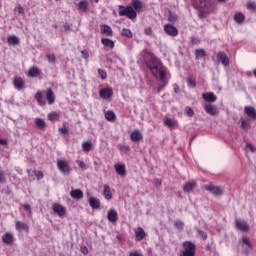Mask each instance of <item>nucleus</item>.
<instances>
[{
  "label": "nucleus",
  "instance_id": "nucleus-1",
  "mask_svg": "<svg viewBox=\"0 0 256 256\" xmlns=\"http://www.w3.org/2000/svg\"><path fill=\"white\" fill-rule=\"evenodd\" d=\"M147 67L150 70V73L155 77V79H159L160 85L158 87V93H161L167 85H169V79H171V76L167 72V68L163 66V63H161L160 59H157L155 57H152L149 62L147 63Z\"/></svg>",
  "mask_w": 256,
  "mask_h": 256
},
{
  "label": "nucleus",
  "instance_id": "nucleus-2",
  "mask_svg": "<svg viewBox=\"0 0 256 256\" xmlns=\"http://www.w3.org/2000/svg\"><path fill=\"white\" fill-rule=\"evenodd\" d=\"M143 11V4L139 0H132V6H118V13L120 17H127L128 19H137V13Z\"/></svg>",
  "mask_w": 256,
  "mask_h": 256
},
{
  "label": "nucleus",
  "instance_id": "nucleus-3",
  "mask_svg": "<svg viewBox=\"0 0 256 256\" xmlns=\"http://www.w3.org/2000/svg\"><path fill=\"white\" fill-rule=\"evenodd\" d=\"M182 247L183 251L179 256H195V253H197L195 243L191 241H184Z\"/></svg>",
  "mask_w": 256,
  "mask_h": 256
},
{
  "label": "nucleus",
  "instance_id": "nucleus-4",
  "mask_svg": "<svg viewBox=\"0 0 256 256\" xmlns=\"http://www.w3.org/2000/svg\"><path fill=\"white\" fill-rule=\"evenodd\" d=\"M57 167L59 171L64 175H69V173H71V167L69 166V163H67V161L58 160Z\"/></svg>",
  "mask_w": 256,
  "mask_h": 256
},
{
  "label": "nucleus",
  "instance_id": "nucleus-5",
  "mask_svg": "<svg viewBox=\"0 0 256 256\" xmlns=\"http://www.w3.org/2000/svg\"><path fill=\"white\" fill-rule=\"evenodd\" d=\"M164 32L170 37H177V35H179V30L172 24H166L164 26Z\"/></svg>",
  "mask_w": 256,
  "mask_h": 256
},
{
  "label": "nucleus",
  "instance_id": "nucleus-6",
  "mask_svg": "<svg viewBox=\"0 0 256 256\" xmlns=\"http://www.w3.org/2000/svg\"><path fill=\"white\" fill-rule=\"evenodd\" d=\"M206 191H209L212 193V195H215L216 197H219V195H223V189L219 186H215L213 184H209L205 186Z\"/></svg>",
  "mask_w": 256,
  "mask_h": 256
},
{
  "label": "nucleus",
  "instance_id": "nucleus-7",
  "mask_svg": "<svg viewBox=\"0 0 256 256\" xmlns=\"http://www.w3.org/2000/svg\"><path fill=\"white\" fill-rule=\"evenodd\" d=\"M205 112L208 115H211L212 117H215V115H219V108L213 104H205L204 105Z\"/></svg>",
  "mask_w": 256,
  "mask_h": 256
},
{
  "label": "nucleus",
  "instance_id": "nucleus-8",
  "mask_svg": "<svg viewBox=\"0 0 256 256\" xmlns=\"http://www.w3.org/2000/svg\"><path fill=\"white\" fill-rule=\"evenodd\" d=\"M52 209L54 211V213H56V215H58V217H65V207H63L61 204L59 203H54L52 205Z\"/></svg>",
  "mask_w": 256,
  "mask_h": 256
},
{
  "label": "nucleus",
  "instance_id": "nucleus-9",
  "mask_svg": "<svg viewBox=\"0 0 256 256\" xmlns=\"http://www.w3.org/2000/svg\"><path fill=\"white\" fill-rule=\"evenodd\" d=\"M2 241L5 245H13L15 242V236H13V233L11 232H6L2 236Z\"/></svg>",
  "mask_w": 256,
  "mask_h": 256
},
{
  "label": "nucleus",
  "instance_id": "nucleus-10",
  "mask_svg": "<svg viewBox=\"0 0 256 256\" xmlns=\"http://www.w3.org/2000/svg\"><path fill=\"white\" fill-rule=\"evenodd\" d=\"M202 99L206 101V103H215L217 96L213 92H206L202 94Z\"/></svg>",
  "mask_w": 256,
  "mask_h": 256
},
{
  "label": "nucleus",
  "instance_id": "nucleus-11",
  "mask_svg": "<svg viewBox=\"0 0 256 256\" xmlns=\"http://www.w3.org/2000/svg\"><path fill=\"white\" fill-rule=\"evenodd\" d=\"M15 229L16 231H19V233H23V231H25V233H29V225L21 221H16Z\"/></svg>",
  "mask_w": 256,
  "mask_h": 256
},
{
  "label": "nucleus",
  "instance_id": "nucleus-12",
  "mask_svg": "<svg viewBox=\"0 0 256 256\" xmlns=\"http://www.w3.org/2000/svg\"><path fill=\"white\" fill-rule=\"evenodd\" d=\"M13 85L17 91H22V89H25V81H23V78L21 77H15Z\"/></svg>",
  "mask_w": 256,
  "mask_h": 256
},
{
  "label": "nucleus",
  "instance_id": "nucleus-13",
  "mask_svg": "<svg viewBox=\"0 0 256 256\" xmlns=\"http://www.w3.org/2000/svg\"><path fill=\"white\" fill-rule=\"evenodd\" d=\"M195 187H197V182L190 181V182L185 183L182 186V189H183L184 193H191L195 190Z\"/></svg>",
  "mask_w": 256,
  "mask_h": 256
},
{
  "label": "nucleus",
  "instance_id": "nucleus-14",
  "mask_svg": "<svg viewBox=\"0 0 256 256\" xmlns=\"http://www.w3.org/2000/svg\"><path fill=\"white\" fill-rule=\"evenodd\" d=\"M99 95L102 99H110L113 97V89L111 88H104L99 91Z\"/></svg>",
  "mask_w": 256,
  "mask_h": 256
},
{
  "label": "nucleus",
  "instance_id": "nucleus-15",
  "mask_svg": "<svg viewBox=\"0 0 256 256\" xmlns=\"http://www.w3.org/2000/svg\"><path fill=\"white\" fill-rule=\"evenodd\" d=\"M130 139L133 141V143H137L143 139V134L139 130H134L130 134Z\"/></svg>",
  "mask_w": 256,
  "mask_h": 256
},
{
  "label": "nucleus",
  "instance_id": "nucleus-16",
  "mask_svg": "<svg viewBox=\"0 0 256 256\" xmlns=\"http://www.w3.org/2000/svg\"><path fill=\"white\" fill-rule=\"evenodd\" d=\"M100 33L107 35V37H113V29L107 24L100 26Z\"/></svg>",
  "mask_w": 256,
  "mask_h": 256
},
{
  "label": "nucleus",
  "instance_id": "nucleus-17",
  "mask_svg": "<svg viewBox=\"0 0 256 256\" xmlns=\"http://www.w3.org/2000/svg\"><path fill=\"white\" fill-rule=\"evenodd\" d=\"M107 219L110 223H117V219H119L117 211L115 209H110L107 214Z\"/></svg>",
  "mask_w": 256,
  "mask_h": 256
},
{
  "label": "nucleus",
  "instance_id": "nucleus-18",
  "mask_svg": "<svg viewBox=\"0 0 256 256\" xmlns=\"http://www.w3.org/2000/svg\"><path fill=\"white\" fill-rule=\"evenodd\" d=\"M236 227L240 231H249V224L245 220H236Z\"/></svg>",
  "mask_w": 256,
  "mask_h": 256
},
{
  "label": "nucleus",
  "instance_id": "nucleus-19",
  "mask_svg": "<svg viewBox=\"0 0 256 256\" xmlns=\"http://www.w3.org/2000/svg\"><path fill=\"white\" fill-rule=\"evenodd\" d=\"M246 115L250 118L253 119L254 121L256 120V110L252 106H245L244 108Z\"/></svg>",
  "mask_w": 256,
  "mask_h": 256
},
{
  "label": "nucleus",
  "instance_id": "nucleus-20",
  "mask_svg": "<svg viewBox=\"0 0 256 256\" xmlns=\"http://www.w3.org/2000/svg\"><path fill=\"white\" fill-rule=\"evenodd\" d=\"M114 169L120 177H125V175H127L125 164H115Z\"/></svg>",
  "mask_w": 256,
  "mask_h": 256
},
{
  "label": "nucleus",
  "instance_id": "nucleus-21",
  "mask_svg": "<svg viewBox=\"0 0 256 256\" xmlns=\"http://www.w3.org/2000/svg\"><path fill=\"white\" fill-rule=\"evenodd\" d=\"M88 203L91 209H99V207H101V202L99 201L98 198H95V197H90L88 199Z\"/></svg>",
  "mask_w": 256,
  "mask_h": 256
},
{
  "label": "nucleus",
  "instance_id": "nucleus-22",
  "mask_svg": "<svg viewBox=\"0 0 256 256\" xmlns=\"http://www.w3.org/2000/svg\"><path fill=\"white\" fill-rule=\"evenodd\" d=\"M41 75V70L37 66H33L28 70V77L35 78Z\"/></svg>",
  "mask_w": 256,
  "mask_h": 256
},
{
  "label": "nucleus",
  "instance_id": "nucleus-23",
  "mask_svg": "<svg viewBox=\"0 0 256 256\" xmlns=\"http://www.w3.org/2000/svg\"><path fill=\"white\" fill-rule=\"evenodd\" d=\"M234 21L238 25H243L245 23V14L237 12L234 14Z\"/></svg>",
  "mask_w": 256,
  "mask_h": 256
},
{
  "label": "nucleus",
  "instance_id": "nucleus-24",
  "mask_svg": "<svg viewBox=\"0 0 256 256\" xmlns=\"http://www.w3.org/2000/svg\"><path fill=\"white\" fill-rule=\"evenodd\" d=\"M46 100L48 101V105H53V103H55V93H53L51 88L46 91Z\"/></svg>",
  "mask_w": 256,
  "mask_h": 256
},
{
  "label": "nucleus",
  "instance_id": "nucleus-25",
  "mask_svg": "<svg viewBox=\"0 0 256 256\" xmlns=\"http://www.w3.org/2000/svg\"><path fill=\"white\" fill-rule=\"evenodd\" d=\"M35 99H36L38 105H41V106L46 105L45 96L43 95V92L38 91L35 94Z\"/></svg>",
  "mask_w": 256,
  "mask_h": 256
},
{
  "label": "nucleus",
  "instance_id": "nucleus-26",
  "mask_svg": "<svg viewBox=\"0 0 256 256\" xmlns=\"http://www.w3.org/2000/svg\"><path fill=\"white\" fill-rule=\"evenodd\" d=\"M135 235H136V241H143L145 239V230L143 228L138 227L135 230Z\"/></svg>",
  "mask_w": 256,
  "mask_h": 256
},
{
  "label": "nucleus",
  "instance_id": "nucleus-27",
  "mask_svg": "<svg viewBox=\"0 0 256 256\" xmlns=\"http://www.w3.org/2000/svg\"><path fill=\"white\" fill-rule=\"evenodd\" d=\"M70 196L73 199H83V190L81 189H75L70 191Z\"/></svg>",
  "mask_w": 256,
  "mask_h": 256
},
{
  "label": "nucleus",
  "instance_id": "nucleus-28",
  "mask_svg": "<svg viewBox=\"0 0 256 256\" xmlns=\"http://www.w3.org/2000/svg\"><path fill=\"white\" fill-rule=\"evenodd\" d=\"M103 195L107 201H111V199H113V194L111 193V187H109V185L104 186Z\"/></svg>",
  "mask_w": 256,
  "mask_h": 256
},
{
  "label": "nucleus",
  "instance_id": "nucleus-29",
  "mask_svg": "<svg viewBox=\"0 0 256 256\" xmlns=\"http://www.w3.org/2000/svg\"><path fill=\"white\" fill-rule=\"evenodd\" d=\"M101 43L104 47H108L109 49H113V47H115V42L109 38H102Z\"/></svg>",
  "mask_w": 256,
  "mask_h": 256
},
{
  "label": "nucleus",
  "instance_id": "nucleus-30",
  "mask_svg": "<svg viewBox=\"0 0 256 256\" xmlns=\"http://www.w3.org/2000/svg\"><path fill=\"white\" fill-rule=\"evenodd\" d=\"M91 149H93V142L91 141L82 142V151H84V153H89Z\"/></svg>",
  "mask_w": 256,
  "mask_h": 256
},
{
  "label": "nucleus",
  "instance_id": "nucleus-31",
  "mask_svg": "<svg viewBox=\"0 0 256 256\" xmlns=\"http://www.w3.org/2000/svg\"><path fill=\"white\" fill-rule=\"evenodd\" d=\"M164 125H166V127H169L170 129H173L174 127H177V121L171 119V118H164Z\"/></svg>",
  "mask_w": 256,
  "mask_h": 256
},
{
  "label": "nucleus",
  "instance_id": "nucleus-32",
  "mask_svg": "<svg viewBox=\"0 0 256 256\" xmlns=\"http://www.w3.org/2000/svg\"><path fill=\"white\" fill-rule=\"evenodd\" d=\"M35 125L41 131H44V129L47 127V124L45 123V120H43L41 118H36L35 119Z\"/></svg>",
  "mask_w": 256,
  "mask_h": 256
},
{
  "label": "nucleus",
  "instance_id": "nucleus-33",
  "mask_svg": "<svg viewBox=\"0 0 256 256\" xmlns=\"http://www.w3.org/2000/svg\"><path fill=\"white\" fill-rule=\"evenodd\" d=\"M88 7H89V2H87V0L80 1L78 4L79 11H82L83 13L87 11Z\"/></svg>",
  "mask_w": 256,
  "mask_h": 256
},
{
  "label": "nucleus",
  "instance_id": "nucleus-34",
  "mask_svg": "<svg viewBox=\"0 0 256 256\" xmlns=\"http://www.w3.org/2000/svg\"><path fill=\"white\" fill-rule=\"evenodd\" d=\"M7 41H8L9 45H18L19 38L15 35H10V36H8Z\"/></svg>",
  "mask_w": 256,
  "mask_h": 256
},
{
  "label": "nucleus",
  "instance_id": "nucleus-35",
  "mask_svg": "<svg viewBox=\"0 0 256 256\" xmlns=\"http://www.w3.org/2000/svg\"><path fill=\"white\" fill-rule=\"evenodd\" d=\"M105 119H106L107 121H111V122L115 121V119H116L115 112H113V111H111V110H109L108 112H106V113H105Z\"/></svg>",
  "mask_w": 256,
  "mask_h": 256
},
{
  "label": "nucleus",
  "instance_id": "nucleus-36",
  "mask_svg": "<svg viewBox=\"0 0 256 256\" xmlns=\"http://www.w3.org/2000/svg\"><path fill=\"white\" fill-rule=\"evenodd\" d=\"M206 53L204 49H196L195 50V57L196 59H203V57H206Z\"/></svg>",
  "mask_w": 256,
  "mask_h": 256
},
{
  "label": "nucleus",
  "instance_id": "nucleus-37",
  "mask_svg": "<svg viewBox=\"0 0 256 256\" xmlns=\"http://www.w3.org/2000/svg\"><path fill=\"white\" fill-rule=\"evenodd\" d=\"M242 243L248 247V249L253 250V244H251V240H249V237L244 236L242 237Z\"/></svg>",
  "mask_w": 256,
  "mask_h": 256
},
{
  "label": "nucleus",
  "instance_id": "nucleus-38",
  "mask_svg": "<svg viewBox=\"0 0 256 256\" xmlns=\"http://www.w3.org/2000/svg\"><path fill=\"white\" fill-rule=\"evenodd\" d=\"M241 128L244 131H249V129H251V124H249V122L247 120H241Z\"/></svg>",
  "mask_w": 256,
  "mask_h": 256
},
{
  "label": "nucleus",
  "instance_id": "nucleus-39",
  "mask_svg": "<svg viewBox=\"0 0 256 256\" xmlns=\"http://www.w3.org/2000/svg\"><path fill=\"white\" fill-rule=\"evenodd\" d=\"M121 35L123 37H128V39H131V37H133V33L131 32V30L124 28L121 32Z\"/></svg>",
  "mask_w": 256,
  "mask_h": 256
},
{
  "label": "nucleus",
  "instance_id": "nucleus-40",
  "mask_svg": "<svg viewBox=\"0 0 256 256\" xmlns=\"http://www.w3.org/2000/svg\"><path fill=\"white\" fill-rule=\"evenodd\" d=\"M217 61H218V63H222V65H225V53L224 52H219L217 54Z\"/></svg>",
  "mask_w": 256,
  "mask_h": 256
},
{
  "label": "nucleus",
  "instance_id": "nucleus-41",
  "mask_svg": "<svg viewBox=\"0 0 256 256\" xmlns=\"http://www.w3.org/2000/svg\"><path fill=\"white\" fill-rule=\"evenodd\" d=\"M246 7L248 11H256V3L253 1H248Z\"/></svg>",
  "mask_w": 256,
  "mask_h": 256
},
{
  "label": "nucleus",
  "instance_id": "nucleus-42",
  "mask_svg": "<svg viewBox=\"0 0 256 256\" xmlns=\"http://www.w3.org/2000/svg\"><path fill=\"white\" fill-rule=\"evenodd\" d=\"M49 121H57L59 119V114L57 112H52L48 114Z\"/></svg>",
  "mask_w": 256,
  "mask_h": 256
},
{
  "label": "nucleus",
  "instance_id": "nucleus-43",
  "mask_svg": "<svg viewBox=\"0 0 256 256\" xmlns=\"http://www.w3.org/2000/svg\"><path fill=\"white\" fill-rule=\"evenodd\" d=\"M174 226L176 227V229H180L181 231H183V228L185 227V223H183V221L181 220H176L174 222Z\"/></svg>",
  "mask_w": 256,
  "mask_h": 256
},
{
  "label": "nucleus",
  "instance_id": "nucleus-44",
  "mask_svg": "<svg viewBox=\"0 0 256 256\" xmlns=\"http://www.w3.org/2000/svg\"><path fill=\"white\" fill-rule=\"evenodd\" d=\"M185 113L187 115V117H193V115H195V111H193V108L187 106L185 108Z\"/></svg>",
  "mask_w": 256,
  "mask_h": 256
},
{
  "label": "nucleus",
  "instance_id": "nucleus-45",
  "mask_svg": "<svg viewBox=\"0 0 256 256\" xmlns=\"http://www.w3.org/2000/svg\"><path fill=\"white\" fill-rule=\"evenodd\" d=\"M98 75L103 81L107 79V72H105L103 69H98Z\"/></svg>",
  "mask_w": 256,
  "mask_h": 256
},
{
  "label": "nucleus",
  "instance_id": "nucleus-46",
  "mask_svg": "<svg viewBox=\"0 0 256 256\" xmlns=\"http://www.w3.org/2000/svg\"><path fill=\"white\" fill-rule=\"evenodd\" d=\"M168 19L171 23H175V21H177V19H178L177 14L169 12V18Z\"/></svg>",
  "mask_w": 256,
  "mask_h": 256
},
{
  "label": "nucleus",
  "instance_id": "nucleus-47",
  "mask_svg": "<svg viewBox=\"0 0 256 256\" xmlns=\"http://www.w3.org/2000/svg\"><path fill=\"white\" fill-rule=\"evenodd\" d=\"M46 57H47L49 63H55V61H57V58L53 54H48Z\"/></svg>",
  "mask_w": 256,
  "mask_h": 256
},
{
  "label": "nucleus",
  "instance_id": "nucleus-48",
  "mask_svg": "<svg viewBox=\"0 0 256 256\" xmlns=\"http://www.w3.org/2000/svg\"><path fill=\"white\" fill-rule=\"evenodd\" d=\"M35 177H37L38 181H41L43 179V172L42 171H34Z\"/></svg>",
  "mask_w": 256,
  "mask_h": 256
},
{
  "label": "nucleus",
  "instance_id": "nucleus-49",
  "mask_svg": "<svg viewBox=\"0 0 256 256\" xmlns=\"http://www.w3.org/2000/svg\"><path fill=\"white\" fill-rule=\"evenodd\" d=\"M198 234L200 235V237L205 241V239H207V232L203 231V230H197Z\"/></svg>",
  "mask_w": 256,
  "mask_h": 256
},
{
  "label": "nucleus",
  "instance_id": "nucleus-50",
  "mask_svg": "<svg viewBox=\"0 0 256 256\" xmlns=\"http://www.w3.org/2000/svg\"><path fill=\"white\" fill-rule=\"evenodd\" d=\"M246 149H249L251 151V153H255V151H256V148L251 143L246 144Z\"/></svg>",
  "mask_w": 256,
  "mask_h": 256
},
{
  "label": "nucleus",
  "instance_id": "nucleus-51",
  "mask_svg": "<svg viewBox=\"0 0 256 256\" xmlns=\"http://www.w3.org/2000/svg\"><path fill=\"white\" fill-rule=\"evenodd\" d=\"M77 164L79 165L80 169H87V165L85 164V162L81 161V160H77Z\"/></svg>",
  "mask_w": 256,
  "mask_h": 256
},
{
  "label": "nucleus",
  "instance_id": "nucleus-52",
  "mask_svg": "<svg viewBox=\"0 0 256 256\" xmlns=\"http://www.w3.org/2000/svg\"><path fill=\"white\" fill-rule=\"evenodd\" d=\"M188 86L195 88L197 87V82L193 79H188Z\"/></svg>",
  "mask_w": 256,
  "mask_h": 256
},
{
  "label": "nucleus",
  "instance_id": "nucleus-53",
  "mask_svg": "<svg viewBox=\"0 0 256 256\" xmlns=\"http://www.w3.org/2000/svg\"><path fill=\"white\" fill-rule=\"evenodd\" d=\"M191 43H192V45H199L201 43V40H199V38H197V37H192Z\"/></svg>",
  "mask_w": 256,
  "mask_h": 256
},
{
  "label": "nucleus",
  "instance_id": "nucleus-54",
  "mask_svg": "<svg viewBox=\"0 0 256 256\" xmlns=\"http://www.w3.org/2000/svg\"><path fill=\"white\" fill-rule=\"evenodd\" d=\"M59 131L65 135L67 133H69V128L67 126H63L62 128H59Z\"/></svg>",
  "mask_w": 256,
  "mask_h": 256
},
{
  "label": "nucleus",
  "instance_id": "nucleus-55",
  "mask_svg": "<svg viewBox=\"0 0 256 256\" xmlns=\"http://www.w3.org/2000/svg\"><path fill=\"white\" fill-rule=\"evenodd\" d=\"M129 256H143V253H141L139 251H131L129 253Z\"/></svg>",
  "mask_w": 256,
  "mask_h": 256
},
{
  "label": "nucleus",
  "instance_id": "nucleus-56",
  "mask_svg": "<svg viewBox=\"0 0 256 256\" xmlns=\"http://www.w3.org/2000/svg\"><path fill=\"white\" fill-rule=\"evenodd\" d=\"M81 53L84 59H89V52L87 50H82Z\"/></svg>",
  "mask_w": 256,
  "mask_h": 256
},
{
  "label": "nucleus",
  "instance_id": "nucleus-57",
  "mask_svg": "<svg viewBox=\"0 0 256 256\" xmlns=\"http://www.w3.org/2000/svg\"><path fill=\"white\" fill-rule=\"evenodd\" d=\"M144 33L145 35H152L153 30L151 29V27L145 28Z\"/></svg>",
  "mask_w": 256,
  "mask_h": 256
},
{
  "label": "nucleus",
  "instance_id": "nucleus-58",
  "mask_svg": "<svg viewBox=\"0 0 256 256\" xmlns=\"http://www.w3.org/2000/svg\"><path fill=\"white\" fill-rule=\"evenodd\" d=\"M81 253H83L84 255H87V253H89V249L86 246H82Z\"/></svg>",
  "mask_w": 256,
  "mask_h": 256
},
{
  "label": "nucleus",
  "instance_id": "nucleus-59",
  "mask_svg": "<svg viewBox=\"0 0 256 256\" xmlns=\"http://www.w3.org/2000/svg\"><path fill=\"white\" fill-rule=\"evenodd\" d=\"M22 207L25 211H28L29 213H31V206H29V204H23Z\"/></svg>",
  "mask_w": 256,
  "mask_h": 256
},
{
  "label": "nucleus",
  "instance_id": "nucleus-60",
  "mask_svg": "<svg viewBox=\"0 0 256 256\" xmlns=\"http://www.w3.org/2000/svg\"><path fill=\"white\" fill-rule=\"evenodd\" d=\"M0 183H5V173L0 172Z\"/></svg>",
  "mask_w": 256,
  "mask_h": 256
},
{
  "label": "nucleus",
  "instance_id": "nucleus-61",
  "mask_svg": "<svg viewBox=\"0 0 256 256\" xmlns=\"http://www.w3.org/2000/svg\"><path fill=\"white\" fill-rule=\"evenodd\" d=\"M17 12L20 14V15H23V13H25V10L23 9V7L19 6L17 8Z\"/></svg>",
  "mask_w": 256,
  "mask_h": 256
},
{
  "label": "nucleus",
  "instance_id": "nucleus-62",
  "mask_svg": "<svg viewBox=\"0 0 256 256\" xmlns=\"http://www.w3.org/2000/svg\"><path fill=\"white\" fill-rule=\"evenodd\" d=\"M174 93H179V85L173 84Z\"/></svg>",
  "mask_w": 256,
  "mask_h": 256
},
{
  "label": "nucleus",
  "instance_id": "nucleus-63",
  "mask_svg": "<svg viewBox=\"0 0 256 256\" xmlns=\"http://www.w3.org/2000/svg\"><path fill=\"white\" fill-rule=\"evenodd\" d=\"M64 29H65V31H70L71 30V25L65 24Z\"/></svg>",
  "mask_w": 256,
  "mask_h": 256
},
{
  "label": "nucleus",
  "instance_id": "nucleus-64",
  "mask_svg": "<svg viewBox=\"0 0 256 256\" xmlns=\"http://www.w3.org/2000/svg\"><path fill=\"white\" fill-rule=\"evenodd\" d=\"M0 145H7V140L0 138Z\"/></svg>",
  "mask_w": 256,
  "mask_h": 256
}]
</instances>
